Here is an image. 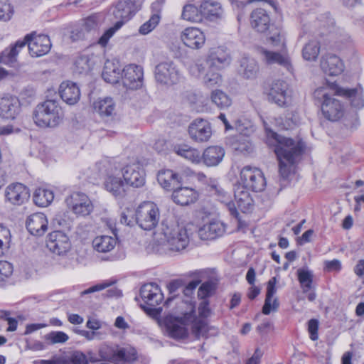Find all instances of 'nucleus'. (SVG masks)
<instances>
[{"mask_svg":"<svg viewBox=\"0 0 364 364\" xmlns=\"http://www.w3.org/2000/svg\"><path fill=\"white\" fill-rule=\"evenodd\" d=\"M94 61L88 55H80L75 62V71L80 74L87 73L91 70Z\"/></svg>","mask_w":364,"mask_h":364,"instance_id":"de8ad7c7","label":"nucleus"},{"mask_svg":"<svg viewBox=\"0 0 364 364\" xmlns=\"http://www.w3.org/2000/svg\"><path fill=\"white\" fill-rule=\"evenodd\" d=\"M240 71L246 78H253L259 71V65L254 58L243 56L240 60Z\"/></svg>","mask_w":364,"mask_h":364,"instance_id":"58836bf2","label":"nucleus"},{"mask_svg":"<svg viewBox=\"0 0 364 364\" xmlns=\"http://www.w3.org/2000/svg\"><path fill=\"white\" fill-rule=\"evenodd\" d=\"M198 313L200 320L203 321L206 324L207 323L203 319L208 317L210 315V309L209 307V302L207 299L202 300L198 307ZM198 319L197 318H196Z\"/></svg>","mask_w":364,"mask_h":364,"instance_id":"0e129e2a","label":"nucleus"},{"mask_svg":"<svg viewBox=\"0 0 364 364\" xmlns=\"http://www.w3.org/2000/svg\"><path fill=\"white\" fill-rule=\"evenodd\" d=\"M116 245L117 238L109 235L97 236L92 240V247L98 252H109L115 247Z\"/></svg>","mask_w":364,"mask_h":364,"instance_id":"f704fd0d","label":"nucleus"},{"mask_svg":"<svg viewBox=\"0 0 364 364\" xmlns=\"http://www.w3.org/2000/svg\"><path fill=\"white\" fill-rule=\"evenodd\" d=\"M196 232L201 240H214L224 234L225 225L220 220H213L198 228H197Z\"/></svg>","mask_w":364,"mask_h":364,"instance_id":"4be33fe9","label":"nucleus"},{"mask_svg":"<svg viewBox=\"0 0 364 364\" xmlns=\"http://www.w3.org/2000/svg\"><path fill=\"white\" fill-rule=\"evenodd\" d=\"M61 99L70 105L76 104L80 97V90L77 85L71 81L63 82L59 87Z\"/></svg>","mask_w":364,"mask_h":364,"instance_id":"bb28decb","label":"nucleus"},{"mask_svg":"<svg viewBox=\"0 0 364 364\" xmlns=\"http://www.w3.org/2000/svg\"><path fill=\"white\" fill-rule=\"evenodd\" d=\"M234 149L242 153H250L252 151V144L246 137L240 136L237 141L233 144Z\"/></svg>","mask_w":364,"mask_h":364,"instance_id":"5fc2aeb1","label":"nucleus"},{"mask_svg":"<svg viewBox=\"0 0 364 364\" xmlns=\"http://www.w3.org/2000/svg\"><path fill=\"white\" fill-rule=\"evenodd\" d=\"M154 74L157 82L168 85L176 84L182 77L181 71L173 61L159 63L155 68Z\"/></svg>","mask_w":364,"mask_h":364,"instance_id":"f8f14e48","label":"nucleus"},{"mask_svg":"<svg viewBox=\"0 0 364 364\" xmlns=\"http://www.w3.org/2000/svg\"><path fill=\"white\" fill-rule=\"evenodd\" d=\"M157 181L164 189H169L173 182H178V178L176 173L172 170L168 169L162 170L159 172Z\"/></svg>","mask_w":364,"mask_h":364,"instance_id":"c03bdc74","label":"nucleus"},{"mask_svg":"<svg viewBox=\"0 0 364 364\" xmlns=\"http://www.w3.org/2000/svg\"><path fill=\"white\" fill-rule=\"evenodd\" d=\"M14 14V8L7 1H0V21H8Z\"/></svg>","mask_w":364,"mask_h":364,"instance_id":"052dcab7","label":"nucleus"},{"mask_svg":"<svg viewBox=\"0 0 364 364\" xmlns=\"http://www.w3.org/2000/svg\"><path fill=\"white\" fill-rule=\"evenodd\" d=\"M333 90L337 95L343 96L350 99L351 105L356 108L364 107V100L361 96L362 89H346L338 86H333Z\"/></svg>","mask_w":364,"mask_h":364,"instance_id":"473e14b6","label":"nucleus"},{"mask_svg":"<svg viewBox=\"0 0 364 364\" xmlns=\"http://www.w3.org/2000/svg\"><path fill=\"white\" fill-rule=\"evenodd\" d=\"M215 290V284L212 282H205L201 284L198 291V296L202 299H207Z\"/></svg>","mask_w":364,"mask_h":364,"instance_id":"bf43d9fd","label":"nucleus"},{"mask_svg":"<svg viewBox=\"0 0 364 364\" xmlns=\"http://www.w3.org/2000/svg\"><path fill=\"white\" fill-rule=\"evenodd\" d=\"M54 194L48 189L39 188L33 193V201L38 206L46 207L53 200Z\"/></svg>","mask_w":364,"mask_h":364,"instance_id":"ea45409f","label":"nucleus"},{"mask_svg":"<svg viewBox=\"0 0 364 364\" xmlns=\"http://www.w3.org/2000/svg\"><path fill=\"white\" fill-rule=\"evenodd\" d=\"M334 83L315 90L314 97L321 102V111L324 117L329 121L336 122L341 119L345 113L344 105L338 100L333 97L337 95L333 90Z\"/></svg>","mask_w":364,"mask_h":364,"instance_id":"423d86ee","label":"nucleus"},{"mask_svg":"<svg viewBox=\"0 0 364 364\" xmlns=\"http://www.w3.org/2000/svg\"><path fill=\"white\" fill-rule=\"evenodd\" d=\"M173 151L177 155L192 163L199 164L201 161V154L200 151L197 149L188 144H183L176 145L173 148Z\"/></svg>","mask_w":364,"mask_h":364,"instance_id":"72a5a7b5","label":"nucleus"},{"mask_svg":"<svg viewBox=\"0 0 364 364\" xmlns=\"http://www.w3.org/2000/svg\"><path fill=\"white\" fill-rule=\"evenodd\" d=\"M269 100L279 107H287L291 102V90L287 82L277 80L274 81L268 93Z\"/></svg>","mask_w":364,"mask_h":364,"instance_id":"ddd939ff","label":"nucleus"},{"mask_svg":"<svg viewBox=\"0 0 364 364\" xmlns=\"http://www.w3.org/2000/svg\"><path fill=\"white\" fill-rule=\"evenodd\" d=\"M69 339V336L63 331H52L45 336V340L49 344L64 343Z\"/></svg>","mask_w":364,"mask_h":364,"instance_id":"603ef678","label":"nucleus"},{"mask_svg":"<svg viewBox=\"0 0 364 364\" xmlns=\"http://www.w3.org/2000/svg\"><path fill=\"white\" fill-rule=\"evenodd\" d=\"M102 76L105 81L114 84L119 82L122 75L120 70L118 68H117L114 64L108 62L105 63Z\"/></svg>","mask_w":364,"mask_h":364,"instance_id":"37998d69","label":"nucleus"},{"mask_svg":"<svg viewBox=\"0 0 364 364\" xmlns=\"http://www.w3.org/2000/svg\"><path fill=\"white\" fill-rule=\"evenodd\" d=\"M298 280L303 289L304 293L307 292L312 288L313 273L306 269H299L297 270Z\"/></svg>","mask_w":364,"mask_h":364,"instance_id":"49530a36","label":"nucleus"},{"mask_svg":"<svg viewBox=\"0 0 364 364\" xmlns=\"http://www.w3.org/2000/svg\"><path fill=\"white\" fill-rule=\"evenodd\" d=\"M197 226L193 223L179 225L164 221L154 233V249L159 254L174 255L184 250Z\"/></svg>","mask_w":364,"mask_h":364,"instance_id":"f03ea898","label":"nucleus"},{"mask_svg":"<svg viewBox=\"0 0 364 364\" xmlns=\"http://www.w3.org/2000/svg\"><path fill=\"white\" fill-rule=\"evenodd\" d=\"M202 16H204L210 21L221 19L224 16V11L221 4L212 0H204L200 4Z\"/></svg>","mask_w":364,"mask_h":364,"instance_id":"7c9ffc66","label":"nucleus"},{"mask_svg":"<svg viewBox=\"0 0 364 364\" xmlns=\"http://www.w3.org/2000/svg\"><path fill=\"white\" fill-rule=\"evenodd\" d=\"M161 16L158 14H152L150 18L142 24L139 28V33L142 35H146L153 31L159 24Z\"/></svg>","mask_w":364,"mask_h":364,"instance_id":"864d4df0","label":"nucleus"},{"mask_svg":"<svg viewBox=\"0 0 364 364\" xmlns=\"http://www.w3.org/2000/svg\"><path fill=\"white\" fill-rule=\"evenodd\" d=\"M237 184L249 188L252 191L259 192L264 189L266 181L261 170L247 166L240 171Z\"/></svg>","mask_w":364,"mask_h":364,"instance_id":"9d476101","label":"nucleus"},{"mask_svg":"<svg viewBox=\"0 0 364 364\" xmlns=\"http://www.w3.org/2000/svg\"><path fill=\"white\" fill-rule=\"evenodd\" d=\"M140 296L144 301L141 304L142 309L149 314H157L161 311L157 306L164 300V294L160 287L154 283H149L143 285L140 289Z\"/></svg>","mask_w":364,"mask_h":364,"instance_id":"6e6552de","label":"nucleus"},{"mask_svg":"<svg viewBox=\"0 0 364 364\" xmlns=\"http://www.w3.org/2000/svg\"><path fill=\"white\" fill-rule=\"evenodd\" d=\"M269 40L274 46L285 47V36L282 31H277L273 33L269 37Z\"/></svg>","mask_w":364,"mask_h":364,"instance_id":"e2e57ef3","label":"nucleus"},{"mask_svg":"<svg viewBox=\"0 0 364 364\" xmlns=\"http://www.w3.org/2000/svg\"><path fill=\"white\" fill-rule=\"evenodd\" d=\"M26 228L33 235H43L48 228V220L46 215L42 213L31 215L26 220Z\"/></svg>","mask_w":364,"mask_h":364,"instance_id":"393cba45","label":"nucleus"},{"mask_svg":"<svg viewBox=\"0 0 364 364\" xmlns=\"http://www.w3.org/2000/svg\"><path fill=\"white\" fill-rule=\"evenodd\" d=\"M140 9V4L136 0H120L117 4L113 15L116 18L122 21L123 24L129 21Z\"/></svg>","mask_w":364,"mask_h":364,"instance_id":"5701e85b","label":"nucleus"},{"mask_svg":"<svg viewBox=\"0 0 364 364\" xmlns=\"http://www.w3.org/2000/svg\"><path fill=\"white\" fill-rule=\"evenodd\" d=\"M264 128L265 143L274 152L279 161V175L287 179L294 171L296 164L300 161L304 144L301 141L278 134L265 122Z\"/></svg>","mask_w":364,"mask_h":364,"instance_id":"f257e3e1","label":"nucleus"},{"mask_svg":"<svg viewBox=\"0 0 364 364\" xmlns=\"http://www.w3.org/2000/svg\"><path fill=\"white\" fill-rule=\"evenodd\" d=\"M199 77L202 79L203 83L208 87L218 85L221 82L220 75L212 70H208L205 74H201Z\"/></svg>","mask_w":364,"mask_h":364,"instance_id":"3c124183","label":"nucleus"},{"mask_svg":"<svg viewBox=\"0 0 364 364\" xmlns=\"http://www.w3.org/2000/svg\"><path fill=\"white\" fill-rule=\"evenodd\" d=\"M269 16L264 9L258 8L252 12L250 24L257 32H265L269 28Z\"/></svg>","mask_w":364,"mask_h":364,"instance_id":"c756f323","label":"nucleus"},{"mask_svg":"<svg viewBox=\"0 0 364 364\" xmlns=\"http://www.w3.org/2000/svg\"><path fill=\"white\" fill-rule=\"evenodd\" d=\"M279 305L277 298H265L264 304L262 307V313L264 315H269L272 311H276Z\"/></svg>","mask_w":364,"mask_h":364,"instance_id":"680f3d73","label":"nucleus"},{"mask_svg":"<svg viewBox=\"0 0 364 364\" xmlns=\"http://www.w3.org/2000/svg\"><path fill=\"white\" fill-rule=\"evenodd\" d=\"M125 183L133 188H141L146 183V173L142 166L138 162H134L121 168Z\"/></svg>","mask_w":364,"mask_h":364,"instance_id":"4468645a","label":"nucleus"},{"mask_svg":"<svg viewBox=\"0 0 364 364\" xmlns=\"http://www.w3.org/2000/svg\"><path fill=\"white\" fill-rule=\"evenodd\" d=\"M191 138L196 142H205L212 135L210 124L203 119H195L188 127Z\"/></svg>","mask_w":364,"mask_h":364,"instance_id":"412c9836","label":"nucleus"},{"mask_svg":"<svg viewBox=\"0 0 364 364\" xmlns=\"http://www.w3.org/2000/svg\"><path fill=\"white\" fill-rule=\"evenodd\" d=\"M262 60L268 65H278L291 72L292 65L289 55L286 50L282 53L268 50L261 48L259 49Z\"/></svg>","mask_w":364,"mask_h":364,"instance_id":"6ab92c4d","label":"nucleus"},{"mask_svg":"<svg viewBox=\"0 0 364 364\" xmlns=\"http://www.w3.org/2000/svg\"><path fill=\"white\" fill-rule=\"evenodd\" d=\"M123 25L122 21H117L113 27L109 28L107 29L103 35L99 38L98 43L102 46L105 47L110 39V38L112 37V36L114 34V33L119 29Z\"/></svg>","mask_w":364,"mask_h":364,"instance_id":"4d7b16f0","label":"nucleus"},{"mask_svg":"<svg viewBox=\"0 0 364 364\" xmlns=\"http://www.w3.org/2000/svg\"><path fill=\"white\" fill-rule=\"evenodd\" d=\"M249 188L238 184L235 189V200L237 208L243 213L250 211L253 206V198Z\"/></svg>","mask_w":364,"mask_h":364,"instance_id":"c85d7f7f","label":"nucleus"},{"mask_svg":"<svg viewBox=\"0 0 364 364\" xmlns=\"http://www.w3.org/2000/svg\"><path fill=\"white\" fill-rule=\"evenodd\" d=\"M64 118V112L59 101L47 100L38 104L33 112L35 124L42 128H54L58 126Z\"/></svg>","mask_w":364,"mask_h":364,"instance_id":"0eeeda50","label":"nucleus"},{"mask_svg":"<svg viewBox=\"0 0 364 364\" xmlns=\"http://www.w3.org/2000/svg\"><path fill=\"white\" fill-rule=\"evenodd\" d=\"M46 246L53 253L57 255H64L70 250L71 242L67 235L62 231L57 230L48 235Z\"/></svg>","mask_w":364,"mask_h":364,"instance_id":"dca6fc26","label":"nucleus"},{"mask_svg":"<svg viewBox=\"0 0 364 364\" xmlns=\"http://www.w3.org/2000/svg\"><path fill=\"white\" fill-rule=\"evenodd\" d=\"M277 279L275 277L269 280L267 286L266 298H275L274 296L277 292Z\"/></svg>","mask_w":364,"mask_h":364,"instance_id":"338daca9","label":"nucleus"},{"mask_svg":"<svg viewBox=\"0 0 364 364\" xmlns=\"http://www.w3.org/2000/svg\"><path fill=\"white\" fill-rule=\"evenodd\" d=\"M13 266L7 261H0V284L6 282L13 274Z\"/></svg>","mask_w":364,"mask_h":364,"instance_id":"13d9d810","label":"nucleus"},{"mask_svg":"<svg viewBox=\"0 0 364 364\" xmlns=\"http://www.w3.org/2000/svg\"><path fill=\"white\" fill-rule=\"evenodd\" d=\"M210 188L215 191V194L218 196V200L226 205L230 214L237 218L239 213L235 207V203L231 200L230 195L216 183L211 185Z\"/></svg>","mask_w":364,"mask_h":364,"instance_id":"c9c22d12","label":"nucleus"},{"mask_svg":"<svg viewBox=\"0 0 364 364\" xmlns=\"http://www.w3.org/2000/svg\"><path fill=\"white\" fill-rule=\"evenodd\" d=\"M208 63L210 67L219 69L229 63V58L223 49L214 48L209 54Z\"/></svg>","mask_w":364,"mask_h":364,"instance_id":"e433bc0d","label":"nucleus"},{"mask_svg":"<svg viewBox=\"0 0 364 364\" xmlns=\"http://www.w3.org/2000/svg\"><path fill=\"white\" fill-rule=\"evenodd\" d=\"M143 75L141 67L134 64L125 66L122 73L124 86L130 90L140 88L142 86Z\"/></svg>","mask_w":364,"mask_h":364,"instance_id":"f3484780","label":"nucleus"},{"mask_svg":"<svg viewBox=\"0 0 364 364\" xmlns=\"http://www.w3.org/2000/svg\"><path fill=\"white\" fill-rule=\"evenodd\" d=\"M225 156V150L219 146H211L206 148L201 155L204 164L208 166L218 165Z\"/></svg>","mask_w":364,"mask_h":364,"instance_id":"2f4dec72","label":"nucleus"},{"mask_svg":"<svg viewBox=\"0 0 364 364\" xmlns=\"http://www.w3.org/2000/svg\"><path fill=\"white\" fill-rule=\"evenodd\" d=\"M6 201L15 205L26 203L29 197L28 188L21 183H13L9 185L4 191Z\"/></svg>","mask_w":364,"mask_h":364,"instance_id":"a211bd4d","label":"nucleus"},{"mask_svg":"<svg viewBox=\"0 0 364 364\" xmlns=\"http://www.w3.org/2000/svg\"><path fill=\"white\" fill-rule=\"evenodd\" d=\"M135 217L136 222L141 228L150 230L158 224L160 219V211L156 204L151 201H146L137 207Z\"/></svg>","mask_w":364,"mask_h":364,"instance_id":"1a4fd4ad","label":"nucleus"},{"mask_svg":"<svg viewBox=\"0 0 364 364\" xmlns=\"http://www.w3.org/2000/svg\"><path fill=\"white\" fill-rule=\"evenodd\" d=\"M198 198V192L189 187H180L176 188L172 193L173 200L181 205H188L195 203Z\"/></svg>","mask_w":364,"mask_h":364,"instance_id":"cd10ccee","label":"nucleus"},{"mask_svg":"<svg viewBox=\"0 0 364 364\" xmlns=\"http://www.w3.org/2000/svg\"><path fill=\"white\" fill-rule=\"evenodd\" d=\"M53 224L55 228L69 229L71 220L65 213H58L53 220Z\"/></svg>","mask_w":364,"mask_h":364,"instance_id":"6e6d98bb","label":"nucleus"},{"mask_svg":"<svg viewBox=\"0 0 364 364\" xmlns=\"http://www.w3.org/2000/svg\"><path fill=\"white\" fill-rule=\"evenodd\" d=\"M320 43L316 39L310 40L302 49V57L308 61L316 60L320 53Z\"/></svg>","mask_w":364,"mask_h":364,"instance_id":"a19ab883","label":"nucleus"},{"mask_svg":"<svg viewBox=\"0 0 364 364\" xmlns=\"http://www.w3.org/2000/svg\"><path fill=\"white\" fill-rule=\"evenodd\" d=\"M21 112L19 100L13 95H5L0 97V117L6 119H14Z\"/></svg>","mask_w":364,"mask_h":364,"instance_id":"aec40b11","label":"nucleus"},{"mask_svg":"<svg viewBox=\"0 0 364 364\" xmlns=\"http://www.w3.org/2000/svg\"><path fill=\"white\" fill-rule=\"evenodd\" d=\"M28 44L29 53L32 57H41L47 54L51 48L49 37L46 35H27L24 41H17L10 48L5 49L1 53V62L6 64H12L16 62V57L20 50Z\"/></svg>","mask_w":364,"mask_h":364,"instance_id":"39448f33","label":"nucleus"},{"mask_svg":"<svg viewBox=\"0 0 364 364\" xmlns=\"http://www.w3.org/2000/svg\"><path fill=\"white\" fill-rule=\"evenodd\" d=\"M121 168L117 163L107 159L97 161L86 171L87 178L96 180L105 176V188L116 198H122L126 193L124 181L120 176Z\"/></svg>","mask_w":364,"mask_h":364,"instance_id":"7ed1b4c3","label":"nucleus"},{"mask_svg":"<svg viewBox=\"0 0 364 364\" xmlns=\"http://www.w3.org/2000/svg\"><path fill=\"white\" fill-rule=\"evenodd\" d=\"M318 321L316 319L312 318L308 322V331L310 334V338L312 341H316L318 338Z\"/></svg>","mask_w":364,"mask_h":364,"instance_id":"69168bd1","label":"nucleus"},{"mask_svg":"<svg viewBox=\"0 0 364 364\" xmlns=\"http://www.w3.org/2000/svg\"><path fill=\"white\" fill-rule=\"evenodd\" d=\"M93 107L101 117L111 116L115 110V103L111 97L99 99L94 102Z\"/></svg>","mask_w":364,"mask_h":364,"instance_id":"4c0bfd02","label":"nucleus"},{"mask_svg":"<svg viewBox=\"0 0 364 364\" xmlns=\"http://www.w3.org/2000/svg\"><path fill=\"white\" fill-rule=\"evenodd\" d=\"M321 68L323 73L331 76L340 75L344 70L342 60L336 55L327 54L321 59Z\"/></svg>","mask_w":364,"mask_h":364,"instance_id":"a878e982","label":"nucleus"},{"mask_svg":"<svg viewBox=\"0 0 364 364\" xmlns=\"http://www.w3.org/2000/svg\"><path fill=\"white\" fill-rule=\"evenodd\" d=\"M61 364H88V359L83 353L74 351L70 355L62 358Z\"/></svg>","mask_w":364,"mask_h":364,"instance_id":"8fccbe9b","label":"nucleus"},{"mask_svg":"<svg viewBox=\"0 0 364 364\" xmlns=\"http://www.w3.org/2000/svg\"><path fill=\"white\" fill-rule=\"evenodd\" d=\"M235 128L240 135L244 136H250L255 130L252 122L245 119H238L235 123Z\"/></svg>","mask_w":364,"mask_h":364,"instance_id":"09e8293b","label":"nucleus"},{"mask_svg":"<svg viewBox=\"0 0 364 364\" xmlns=\"http://www.w3.org/2000/svg\"><path fill=\"white\" fill-rule=\"evenodd\" d=\"M181 38L187 47L192 49H200L205 42V34L196 27L185 28L181 34Z\"/></svg>","mask_w":364,"mask_h":364,"instance_id":"b1692460","label":"nucleus"},{"mask_svg":"<svg viewBox=\"0 0 364 364\" xmlns=\"http://www.w3.org/2000/svg\"><path fill=\"white\" fill-rule=\"evenodd\" d=\"M105 349L103 347L100 350L101 357L105 360L112 359L116 364H134L137 358L136 350L129 345L110 347V355L106 354Z\"/></svg>","mask_w":364,"mask_h":364,"instance_id":"9b49d317","label":"nucleus"},{"mask_svg":"<svg viewBox=\"0 0 364 364\" xmlns=\"http://www.w3.org/2000/svg\"><path fill=\"white\" fill-rule=\"evenodd\" d=\"M65 203L67 206L78 215H87L93 209L92 202L87 196L80 192L70 194L65 198Z\"/></svg>","mask_w":364,"mask_h":364,"instance_id":"2eb2a0df","label":"nucleus"},{"mask_svg":"<svg viewBox=\"0 0 364 364\" xmlns=\"http://www.w3.org/2000/svg\"><path fill=\"white\" fill-rule=\"evenodd\" d=\"M97 25L98 23L96 16H90L85 19L82 25V30H85L86 31H90L96 28Z\"/></svg>","mask_w":364,"mask_h":364,"instance_id":"774afa93","label":"nucleus"},{"mask_svg":"<svg viewBox=\"0 0 364 364\" xmlns=\"http://www.w3.org/2000/svg\"><path fill=\"white\" fill-rule=\"evenodd\" d=\"M211 101L220 109H226L232 104L230 97L223 91L215 90L211 92Z\"/></svg>","mask_w":364,"mask_h":364,"instance_id":"a18cd8bd","label":"nucleus"},{"mask_svg":"<svg viewBox=\"0 0 364 364\" xmlns=\"http://www.w3.org/2000/svg\"><path fill=\"white\" fill-rule=\"evenodd\" d=\"M193 309L184 314L181 318H169L166 321V328L168 335L174 339H184L188 336L186 326L191 323L192 333L196 338H207L209 327L203 321L196 319Z\"/></svg>","mask_w":364,"mask_h":364,"instance_id":"20e7f679","label":"nucleus"},{"mask_svg":"<svg viewBox=\"0 0 364 364\" xmlns=\"http://www.w3.org/2000/svg\"><path fill=\"white\" fill-rule=\"evenodd\" d=\"M181 17L187 21L197 23L202 20V12L193 4H186L183 6Z\"/></svg>","mask_w":364,"mask_h":364,"instance_id":"79ce46f5","label":"nucleus"}]
</instances>
